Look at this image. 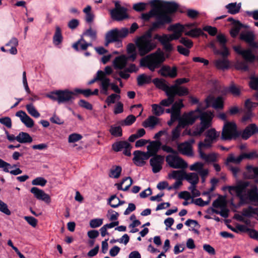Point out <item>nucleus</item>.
<instances>
[{
    "instance_id": "obj_21",
    "label": "nucleus",
    "mask_w": 258,
    "mask_h": 258,
    "mask_svg": "<svg viewBox=\"0 0 258 258\" xmlns=\"http://www.w3.org/2000/svg\"><path fill=\"white\" fill-rule=\"evenodd\" d=\"M134 157L133 158L135 164L139 166H142L145 164V160L150 157V155L147 152H142L140 151H135L134 153Z\"/></svg>"
},
{
    "instance_id": "obj_55",
    "label": "nucleus",
    "mask_w": 258,
    "mask_h": 258,
    "mask_svg": "<svg viewBox=\"0 0 258 258\" xmlns=\"http://www.w3.org/2000/svg\"><path fill=\"white\" fill-rule=\"evenodd\" d=\"M203 34L202 31L200 28H195L191 29L189 31L185 32V35L192 37H198Z\"/></svg>"
},
{
    "instance_id": "obj_52",
    "label": "nucleus",
    "mask_w": 258,
    "mask_h": 258,
    "mask_svg": "<svg viewBox=\"0 0 258 258\" xmlns=\"http://www.w3.org/2000/svg\"><path fill=\"white\" fill-rule=\"evenodd\" d=\"M168 98L162 100L160 104L162 106H169L172 104L174 101V98L170 93L166 94Z\"/></svg>"
},
{
    "instance_id": "obj_49",
    "label": "nucleus",
    "mask_w": 258,
    "mask_h": 258,
    "mask_svg": "<svg viewBox=\"0 0 258 258\" xmlns=\"http://www.w3.org/2000/svg\"><path fill=\"white\" fill-rule=\"evenodd\" d=\"M26 109L28 113L32 116L38 118L40 116V114L36 109L34 106L32 104H27L26 106Z\"/></svg>"
},
{
    "instance_id": "obj_13",
    "label": "nucleus",
    "mask_w": 258,
    "mask_h": 258,
    "mask_svg": "<svg viewBox=\"0 0 258 258\" xmlns=\"http://www.w3.org/2000/svg\"><path fill=\"white\" fill-rule=\"evenodd\" d=\"M168 31H172V34H167L169 42L177 40L181 37L182 34L185 31V26L179 23L171 25L167 28Z\"/></svg>"
},
{
    "instance_id": "obj_23",
    "label": "nucleus",
    "mask_w": 258,
    "mask_h": 258,
    "mask_svg": "<svg viewBox=\"0 0 258 258\" xmlns=\"http://www.w3.org/2000/svg\"><path fill=\"white\" fill-rule=\"evenodd\" d=\"M97 81L100 82L99 85L100 89V93H101V91H104L107 85L106 83H107L108 79H106L103 77L102 71H98L96 77L91 80L88 83V84H92Z\"/></svg>"
},
{
    "instance_id": "obj_32",
    "label": "nucleus",
    "mask_w": 258,
    "mask_h": 258,
    "mask_svg": "<svg viewBox=\"0 0 258 258\" xmlns=\"http://www.w3.org/2000/svg\"><path fill=\"white\" fill-rule=\"evenodd\" d=\"M119 40L117 33V29H114L108 31L105 35V46H108L111 42L117 41Z\"/></svg>"
},
{
    "instance_id": "obj_18",
    "label": "nucleus",
    "mask_w": 258,
    "mask_h": 258,
    "mask_svg": "<svg viewBox=\"0 0 258 258\" xmlns=\"http://www.w3.org/2000/svg\"><path fill=\"white\" fill-rule=\"evenodd\" d=\"M154 39H157L160 42L166 52H170L174 49L173 45L169 42L167 34L159 35L157 34L154 35Z\"/></svg>"
},
{
    "instance_id": "obj_47",
    "label": "nucleus",
    "mask_w": 258,
    "mask_h": 258,
    "mask_svg": "<svg viewBox=\"0 0 258 258\" xmlns=\"http://www.w3.org/2000/svg\"><path fill=\"white\" fill-rule=\"evenodd\" d=\"M151 77L145 74H142L137 78L138 84L139 86H142L144 84H148L151 82Z\"/></svg>"
},
{
    "instance_id": "obj_44",
    "label": "nucleus",
    "mask_w": 258,
    "mask_h": 258,
    "mask_svg": "<svg viewBox=\"0 0 258 258\" xmlns=\"http://www.w3.org/2000/svg\"><path fill=\"white\" fill-rule=\"evenodd\" d=\"M244 27V25L239 21H234L232 28L230 31V34L233 37H236L239 33L240 29Z\"/></svg>"
},
{
    "instance_id": "obj_2",
    "label": "nucleus",
    "mask_w": 258,
    "mask_h": 258,
    "mask_svg": "<svg viewBox=\"0 0 258 258\" xmlns=\"http://www.w3.org/2000/svg\"><path fill=\"white\" fill-rule=\"evenodd\" d=\"M212 106L215 109H220L223 107V101L221 97L214 98L209 96L205 102L199 104L197 109H199L198 112L201 120V126H197L194 131L185 130L183 133V135H188L191 136H200L206 129L209 128L211 125V121L214 115L211 111H203L209 106Z\"/></svg>"
},
{
    "instance_id": "obj_62",
    "label": "nucleus",
    "mask_w": 258,
    "mask_h": 258,
    "mask_svg": "<svg viewBox=\"0 0 258 258\" xmlns=\"http://www.w3.org/2000/svg\"><path fill=\"white\" fill-rule=\"evenodd\" d=\"M79 105L86 109L91 110L93 109V106L91 104L85 100L81 99L78 102Z\"/></svg>"
},
{
    "instance_id": "obj_6",
    "label": "nucleus",
    "mask_w": 258,
    "mask_h": 258,
    "mask_svg": "<svg viewBox=\"0 0 258 258\" xmlns=\"http://www.w3.org/2000/svg\"><path fill=\"white\" fill-rule=\"evenodd\" d=\"M165 59L164 53L158 49L156 52L143 57L140 60V66L145 67L151 71L154 72L156 69L161 66Z\"/></svg>"
},
{
    "instance_id": "obj_39",
    "label": "nucleus",
    "mask_w": 258,
    "mask_h": 258,
    "mask_svg": "<svg viewBox=\"0 0 258 258\" xmlns=\"http://www.w3.org/2000/svg\"><path fill=\"white\" fill-rule=\"evenodd\" d=\"M17 141L20 143H30L33 140L29 134L22 132L17 136Z\"/></svg>"
},
{
    "instance_id": "obj_9",
    "label": "nucleus",
    "mask_w": 258,
    "mask_h": 258,
    "mask_svg": "<svg viewBox=\"0 0 258 258\" xmlns=\"http://www.w3.org/2000/svg\"><path fill=\"white\" fill-rule=\"evenodd\" d=\"M216 41H211L208 46L212 49L214 54L216 56L214 63L218 70L224 71L226 69V51H221L216 45Z\"/></svg>"
},
{
    "instance_id": "obj_51",
    "label": "nucleus",
    "mask_w": 258,
    "mask_h": 258,
    "mask_svg": "<svg viewBox=\"0 0 258 258\" xmlns=\"http://www.w3.org/2000/svg\"><path fill=\"white\" fill-rule=\"evenodd\" d=\"M185 173L180 170H174L168 174V177L169 178L181 179L184 178Z\"/></svg>"
},
{
    "instance_id": "obj_61",
    "label": "nucleus",
    "mask_w": 258,
    "mask_h": 258,
    "mask_svg": "<svg viewBox=\"0 0 258 258\" xmlns=\"http://www.w3.org/2000/svg\"><path fill=\"white\" fill-rule=\"evenodd\" d=\"M82 137L81 135L78 134H72L69 135L68 138V142L70 143H75L82 139Z\"/></svg>"
},
{
    "instance_id": "obj_43",
    "label": "nucleus",
    "mask_w": 258,
    "mask_h": 258,
    "mask_svg": "<svg viewBox=\"0 0 258 258\" xmlns=\"http://www.w3.org/2000/svg\"><path fill=\"white\" fill-rule=\"evenodd\" d=\"M241 8V3L237 4L236 3H232L227 5V9L228 12L231 14H236L239 12Z\"/></svg>"
},
{
    "instance_id": "obj_27",
    "label": "nucleus",
    "mask_w": 258,
    "mask_h": 258,
    "mask_svg": "<svg viewBox=\"0 0 258 258\" xmlns=\"http://www.w3.org/2000/svg\"><path fill=\"white\" fill-rule=\"evenodd\" d=\"M161 147V143L159 141H154L149 142V144L147 146V153L151 156L157 155L156 154L160 150Z\"/></svg>"
},
{
    "instance_id": "obj_63",
    "label": "nucleus",
    "mask_w": 258,
    "mask_h": 258,
    "mask_svg": "<svg viewBox=\"0 0 258 258\" xmlns=\"http://www.w3.org/2000/svg\"><path fill=\"white\" fill-rule=\"evenodd\" d=\"M183 107L182 100H179L178 101L173 103L172 106V111L180 113V109Z\"/></svg>"
},
{
    "instance_id": "obj_14",
    "label": "nucleus",
    "mask_w": 258,
    "mask_h": 258,
    "mask_svg": "<svg viewBox=\"0 0 258 258\" xmlns=\"http://www.w3.org/2000/svg\"><path fill=\"white\" fill-rule=\"evenodd\" d=\"M204 164L200 162H197L190 165L189 170L195 171L198 172L201 177L202 183H204L209 173V170L208 168L204 167Z\"/></svg>"
},
{
    "instance_id": "obj_8",
    "label": "nucleus",
    "mask_w": 258,
    "mask_h": 258,
    "mask_svg": "<svg viewBox=\"0 0 258 258\" xmlns=\"http://www.w3.org/2000/svg\"><path fill=\"white\" fill-rule=\"evenodd\" d=\"M46 96L53 101H56L58 103H63L72 102L75 99L76 93L75 89L70 91L68 89L57 90L47 94Z\"/></svg>"
},
{
    "instance_id": "obj_60",
    "label": "nucleus",
    "mask_w": 258,
    "mask_h": 258,
    "mask_svg": "<svg viewBox=\"0 0 258 258\" xmlns=\"http://www.w3.org/2000/svg\"><path fill=\"white\" fill-rule=\"evenodd\" d=\"M75 93H76V96H77L79 94H82L86 97H88L92 95H91L92 91L90 89L83 90V89H81L79 88H75Z\"/></svg>"
},
{
    "instance_id": "obj_34",
    "label": "nucleus",
    "mask_w": 258,
    "mask_h": 258,
    "mask_svg": "<svg viewBox=\"0 0 258 258\" xmlns=\"http://www.w3.org/2000/svg\"><path fill=\"white\" fill-rule=\"evenodd\" d=\"M133 184V180L130 177H125L120 183H116V186L118 190L126 191Z\"/></svg>"
},
{
    "instance_id": "obj_26",
    "label": "nucleus",
    "mask_w": 258,
    "mask_h": 258,
    "mask_svg": "<svg viewBox=\"0 0 258 258\" xmlns=\"http://www.w3.org/2000/svg\"><path fill=\"white\" fill-rule=\"evenodd\" d=\"M159 73L163 76L173 78L177 76V69L175 67L171 68L167 66H164L159 70Z\"/></svg>"
},
{
    "instance_id": "obj_31",
    "label": "nucleus",
    "mask_w": 258,
    "mask_h": 258,
    "mask_svg": "<svg viewBox=\"0 0 258 258\" xmlns=\"http://www.w3.org/2000/svg\"><path fill=\"white\" fill-rule=\"evenodd\" d=\"M153 83L155 86L159 89L165 92L166 94H168L170 92V86H169L167 82L162 79H155Z\"/></svg>"
},
{
    "instance_id": "obj_59",
    "label": "nucleus",
    "mask_w": 258,
    "mask_h": 258,
    "mask_svg": "<svg viewBox=\"0 0 258 258\" xmlns=\"http://www.w3.org/2000/svg\"><path fill=\"white\" fill-rule=\"evenodd\" d=\"M211 201V196H209L207 201H203L202 198H198L193 201V203L196 205L204 207L208 205Z\"/></svg>"
},
{
    "instance_id": "obj_24",
    "label": "nucleus",
    "mask_w": 258,
    "mask_h": 258,
    "mask_svg": "<svg viewBox=\"0 0 258 258\" xmlns=\"http://www.w3.org/2000/svg\"><path fill=\"white\" fill-rule=\"evenodd\" d=\"M256 209L249 206L247 208L244 209L241 214H236L235 217L239 221H244L246 219H248L247 218L252 217L254 214H256Z\"/></svg>"
},
{
    "instance_id": "obj_64",
    "label": "nucleus",
    "mask_w": 258,
    "mask_h": 258,
    "mask_svg": "<svg viewBox=\"0 0 258 258\" xmlns=\"http://www.w3.org/2000/svg\"><path fill=\"white\" fill-rule=\"evenodd\" d=\"M250 87L253 90L258 89V78L254 77H251L250 81H249Z\"/></svg>"
},
{
    "instance_id": "obj_50",
    "label": "nucleus",
    "mask_w": 258,
    "mask_h": 258,
    "mask_svg": "<svg viewBox=\"0 0 258 258\" xmlns=\"http://www.w3.org/2000/svg\"><path fill=\"white\" fill-rule=\"evenodd\" d=\"M111 135L114 137H120L122 136V129L120 126L111 125L109 130Z\"/></svg>"
},
{
    "instance_id": "obj_7",
    "label": "nucleus",
    "mask_w": 258,
    "mask_h": 258,
    "mask_svg": "<svg viewBox=\"0 0 258 258\" xmlns=\"http://www.w3.org/2000/svg\"><path fill=\"white\" fill-rule=\"evenodd\" d=\"M136 44L141 56H144L154 49L157 46L156 43L152 39L151 31H147L143 36L139 37Z\"/></svg>"
},
{
    "instance_id": "obj_28",
    "label": "nucleus",
    "mask_w": 258,
    "mask_h": 258,
    "mask_svg": "<svg viewBox=\"0 0 258 258\" xmlns=\"http://www.w3.org/2000/svg\"><path fill=\"white\" fill-rule=\"evenodd\" d=\"M129 59L124 55H121L115 57L113 61V65L115 69L122 70L126 65L127 61Z\"/></svg>"
},
{
    "instance_id": "obj_37",
    "label": "nucleus",
    "mask_w": 258,
    "mask_h": 258,
    "mask_svg": "<svg viewBox=\"0 0 258 258\" xmlns=\"http://www.w3.org/2000/svg\"><path fill=\"white\" fill-rule=\"evenodd\" d=\"M205 148H199V152L200 156V157L205 160L206 162H215L216 160V155L214 153H210L209 154H206L202 151L203 149Z\"/></svg>"
},
{
    "instance_id": "obj_22",
    "label": "nucleus",
    "mask_w": 258,
    "mask_h": 258,
    "mask_svg": "<svg viewBox=\"0 0 258 258\" xmlns=\"http://www.w3.org/2000/svg\"><path fill=\"white\" fill-rule=\"evenodd\" d=\"M30 192L33 194L34 197L39 200H42L47 204L51 202L50 196L46 194L43 190L36 187H33L30 189Z\"/></svg>"
},
{
    "instance_id": "obj_1",
    "label": "nucleus",
    "mask_w": 258,
    "mask_h": 258,
    "mask_svg": "<svg viewBox=\"0 0 258 258\" xmlns=\"http://www.w3.org/2000/svg\"><path fill=\"white\" fill-rule=\"evenodd\" d=\"M150 4L152 9L148 13L143 14L142 18L145 21H148L152 17H155L156 21L152 24V30L164 28L166 24L172 22L169 14L177 10V4L160 0H153Z\"/></svg>"
},
{
    "instance_id": "obj_46",
    "label": "nucleus",
    "mask_w": 258,
    "mask_h": 258,
    "mask_svg": "<svg viewBox=\"0 0 258 258\" xmlns=\"http://www.w3.org/2000/svg\"><path fill=\"white\" fill-rule=\"evenodd\" d=\"M122 169L119 166H113L110 171L109 176L110 177L117 178L119 177Z\"/></svg>"
},
{
    "instance_id": "obj_10",
    "label": "nucleus",
    "mask_w": 258,
    "mask_h": 258,
    "mask_svg": "<svg viewBox=\"0 0 258 258\" xmlns=\"http://www.w3.org/2000/svg\"><path fill=\"white\" fill-rule=\"evenodd\" d=\"M211 211L215 213L220 215L224 218L226 217V195L219 196L212 204Z\"/></svg>"
},
{
    "instance_id": "obj_35",
    "label": "nucleus",
    "mask_w": 258,
    "mask_h": 258,
    "mask_svg": "<svg viewBox=\"0 0 258 258\" xmlns=\"http://www.w3.org/2000/svg\"><path fill=\"white\" fill-rule=\"evenodd\" d=\"M184 179L190 184H197L199 182L198 173L195 172L185 173Z\"/></svg>"
},
{
    "instance_id": "obj_56",
    "label": "nucleus",
    "mask_w": 258,
    "mask_h": 258,
    "mask_svg": "<svg viewBox=\"0 0 258 258\" xmlns=\"http://www.w3.org/2000/svg\"><path fill=\"white\" fill-rule=\"evenodd\" d=\"M47 182V180L44 178L42 177H38L32 181V184L33 185L44 186L45 185Z\"/></svg>"
},
{
    "instance_id": "obj_57",
    "label": "nucleus",
    "mask_w": 258,
    "mask_h": 258,
    "mask_svg": "<svg viewBox=\"0 0 258 258\" xmlns=\"http://www.w3.org/2000/svg\"><path fill=\"white\" fill-rule=\"evenodd\" d=\"M84 35L89 37L92 40L95 41L97 38V32L95 30L90 28L86 30Z\"/></svg>"
},
{
    "instance_id": "obj_16",
    "label": "nucleus",
    "mask_w": 258,
    "mask_h": 258,
    "mask_svg": "<svg viewBox=\"0 0 258 258\" xmlns=\"http://www.w3.org/2000/svg\"><path fill=\"white\" fill-rule=\"evenodd\" d=\"M195 142L194 139H191L188 141H185L183 143L177 144V148L178 151L184 155L191 156L193 155L191 145Z\"/></svg>"
},
{
    "instance_id": "obj_33",
    "label": "nucleus",
    "mask_w": 258,
    "mask_h": 258,
    "mask_svg": "<svg viewBox=\"0 0 258 258\" xmlns=\"http://www.w3.org/2000/svg\"><path fill=\"white\" fill-rule=\"evenodd\" d=\"M160 123V119L155 116H150L143 122L144 127L153 128Z\"/></svg>"
},
{
    "instance_id": "obj_5",
    "label": "nucleus",
    "mask_w": 258,
    "mask_h": 258,
    "mask_svg": "<svg viewBox=\"0 0 258 258\" xmlns=\"http://www.w3.org/2000/svg\"><path fill=\"white\" fill-rule=\"evenodd\" d=\"M199 109H196L182 115L181 118L179 119L178 124L172 130L170 137L167 139L168 141L177 142L181 135V128H184L186 125L192 124L199 116Z\"/></svg>"
},
{
    "instance_id": "obj_4",
    "label": "nucleus",
    "mask_w": 258,
    "mask_h": 258,
    "mask_svg": "<svg viewBox=\"0 0 258 258\" xmlns=\"http://www.w3.org/2000/svg\"><path fill=\"white\" fill-rule=\"evenodd\" d=\"M256 133H258V127L255 124L252 123L248 125L241 134L237 130L235 122L227 121V140H236L240 135L242 139L247 140Z\"/></svg>"
},
{
    "instance_id": "obj_17",
    "label": "nucleus",
    "mask_w": 258,
    "mask_h": 258,
    "mask_svg": "<svg viewBox=\"0 0 258 258\" xmlns=\"http://www.w3.org/2000/svg\"><path fill=\"white\" fill-rule=\"evenodd\" d=\"M112 149L115 152L120 151L123 150V154L127 156L131 155V150L132 146L130 144L126 141L117 142L112 145Z\"/></svg>"
},
{
    "instance_id": "obj_29",
    "label": "nucleus",
    "mask_w": 258,
    "mask_h": 258,
    "mask_svg": "<svg viewBox=\"0 0 258 258\" xmlns=\"http://www.w3.org/2000/svg\"><path fill=\"white\" fill-rule=\"evenodd\" d=\"M170 93L174 98L176 95L183 96L188 94V90L186 88L178 85V84H174L170 86Z\"/></svg>"
},
{
    "instance_id": "obj_53",
    "label": "nucleus",
    "mask_w": 258,
    "mask_h": 258,
    "mask_svg": "<svg viewBox=\"0 0 258 258\" xmlns=\"http://www.w3.org/2000/svg\"><path fill=\"white\" fill-rule=\"evenodd\" d=\"M103 219L101 218H95L91 220L89 222L90 227L92 228H96L102 225Z\"/></svg>"
},
{
    "instance_id": "obj_30",
    "label": "nucleus",
    "mask_w": 258,
    "mask_h": 258,
    "mask_svg": "<svg viewBox=\"0 0 258 258\" xmlns=\"http://www.w3.org/2000/svg\"><path fill=\"white\" fill-rule=\"evenodd\" d=\"M126 11L127 9L124 8L117 10L114 13L113 11H110V12L112 19L116 21H121L128 17Z\"/></svg>"
},
{
    "instance_id": "obj_20",
    "label": "nucleus",
    "mask_w": 258,
    "mask_h": 258,
    "mask_svg": "<svg viewBox=\"0 0 258 258\" xmlns=\"http://www.w3.org/2000/svg\"><path fill=\"white\" fill-rule=\"evenodd\" d=\"M240 38L248 43L251 48H258L257 43L254 41L255 36L252 32L246 31L242 32L240 35Z\"/></svg>"
},
{
    "instance_id": "obj_12",
    "label": "nucleus",
    "mask_w": 258,
    "mask_h": 258,
    "mask_svg": "<svg viewBox=\"0 0 258 258\" xmlns=\"http://www.w3.org/2000/svg\"><path fill=\"white\" fill-rule=\"evenodd\" d=\"M219 135V132H216L214 128L208 130L206 133V139L204 141L199 143V148L200 149L210 148Z\"/></svg>"
},
{
    "instance_id": "obj_41",
    "label": "nucleus",
    "mask_w": 258,
    "mask_h": 258,
    "mask_svg": "<svg viewBox=\"0 0 258 258\" xmlns=\"http://www.w3.org/2000/svg\"><path fill=\"white\" fill-rule=\"evenodd\" d=\"M216 42L221 51L226 50V37L223 34H219L216 36Z\"/></svg>"
},
{
    "instance_id": "obj_15",
    "label": "nucleus",
    "mask_w": 258,
    "mask_h": 258,
    "mask_svg": "<svg viewBox=\"0 0 258 258\" xmlns=\"http://www.w3.org/2000/svg\"><path fill=\"white\" fill-rule=\"evenodd\" d=\"M234 49L246 62L251 63L256 59V56L250 48L243 49L240 46H234Z\"/></svg>"
},
{
    "instance_id": "obj_25",
    "label": "nucleus",
    "mask_w": 258,
    "mask_h": 258,
    "mask_svg": "<svg viewBox=\"0 0 258 258\" xmlns=\"http://www.w3.org/2000/svg\"><path fill=\"white\" fill-rule=\"evenodd\" d=\"M16 116L19 117L21 121L27 127H32L34 125V121L25 112L20 110L16 112Z\"/></svg>"
},
{
    "instance_id": "obj_36",
    "label": "nucleus",
    "mask_w": 258,
    "mask_h": 258,
    "mask_svg": "<svg viewBox=\"0 0 258 258\" xmlns=\"http://www.w3.org/2000/svg\"><path fill=\"white\" fill-rule=\"evenodd\" d=\"M243 222L245 224V225L238 224L236 225L235 228L232 230L237 233L239 232L248 233L250 229L249 227L251 226L250 221L249 219H246Z\"/></svg>"
},
{
    "instance_id": "obj_19",
    "label": "nucleus",
    "mask_w": 258,
    "mask_h": 258,
    "mask_svg": "<svg viewBox=\"0 0 258 258\" xmlns=\"http://www.w3.org/2000/svg\"><path fill=\"white\" fill-rule=\"evenodd\" d=\"M163 162L164 157L161 155H155L151 158L150 165L154 173H158L161 170Z\"/></svg>"
},
{
    "instance_id": "obj_11",
    "label": "nucleus",
    "mask_w": 258,
    "mask_h": 258,
    "mask_svg": "<svg viewBox=\"0 0 258 258\" xmlns=\"http://www.w3.org/2000/svg\"><path fill=\"white\" fill-rule=\"evenodd\" d=\"M166 161L170 167L175 169H185L188 166L187 163L176 154L167 155Z\"/></svg>"
},
{
    "instance_id": "obj_42",
    "label": "nucleus",
    "mask_w": 258,
    "mask_h": 258,
    "mask_svg": "<svg viewBox=\"0 0 258 258\" xmlns=\"http://www.w3.org/2000/svg\"><path fill=\"white\" fill-rule=\"evenodd\" d=\"M62 41L61 29L59 26L55 27V32L53 37V42L55 45L60 44Z\"/></svg>"
},
{
    "instance_id": "obj_54",
    "label": "nucleus",
    "mask_w": 258,
    "mask_h": 258,
    "mask_svg": "<svg viewBox=\"0 0 258 258\" xmlns=\"http://www.w3.org/2000/svg\"><path fill=\"white\" fill-rule=\"evenodd\" d=\"M120 99V96L117 94H111L108 96L105 102L107 103L108 105H110L111 104L114 103L116 100H119Z\"/></svg>"
},
{
    "instance_id": "obj_48",
    "label": "nucleus",
    "mask_w": 258,
    "mask_h": 258,
    "mask_svg": "<svg viewBox=\"0 0 258 258\" xmlns=\"http://www.w3.org/2000/svg\"><path fill=\"white\" fill-rule=\"evenodd\" d=\"M152 112L156 116H160L164 111V109L160 104H153L152 105Z\"/></svg>"
},
{
    "instance_id": "obj_38",
    "label": "nucleus",
    "mask_w": 258,
    "mask_h": 258,
    "mask_svg": "<svg viewBox=\"0 0 258 258\" xmlns=\"http://www.w3.org/2000/svg\"><path fill=\"white\" fill-rule=\"evenodd\" d=\"M257 175H258V167H253L250 165L246 167V171L243 174L244 177L247 178H253Z\"/></svg>"
},
{
    "instance_id": "obj_40",
    "label": "nucleus",
    "mask_w": 258,
    "mask_h": 258,
    "mask_svg": "<svg viewBox=\"0 0 258 258\" xmlns=\"http://www.w3.org/2000/svg\"><path fill=\"white\" fill-rule=\"evenodd\" d=\"M107 85L106 86V88L105 89V90L104 91H101V94L107 95L108 94V90L109 88H111V89L115 92L116 94H119L120 93V89L119 88V87L116 85L115 83H111L110 80L109 79H108L107 83H106Z\"/></svg>"
},
{
    "instance_id": "obj_3",
    "label": "nucleus",
    "mask_w": 258,
    "mask_h": 258,
    "mask_svg": "<svg viewBox=\"0 0 258 258\" xmlns=\"http://www.w3.org/2000/svg\"><path fill=\"white\" fill-rule=\"evenodd\" d=\"M227 189L239 199V206L251 202L258 206V188L256 185H250L248 181H239L235 186H227Z\"/></svg>"
},
{
    "instance_id": "obj_45",
    "label": "nucleus",
    "mask_w": 258,
    "mask_h": 258,
    "mask_svg": "<svg viewBox=\"0 0 258 258\" xmlns=\"http://www.w3.org/2000/svg\"><path fill=\"white\" fill-rule=\"evenodd\" d=\"M127 51L129 54L127 57L131 60L134 61L137 57L135 45L132 43L129 44L127 46Z\"/></svg>"
},
{
    "instance_id": "obj_58",
    "label": "nucleus",
    "mask_w": 258,
    "mask_h": 258,
    "mask_svg": "<svg viewBox=\"0 0 258 258\" xmlns=\"http://www.w3.org/2000/svg\"><path fill=\"white\" fill-rule=\"evenodd\" d=\"M106 216L108 218L109 220L110 221H117L118 217L119 216V214L112 210H109L107 212V214Z\"/></svg>"
}]
</instances>
